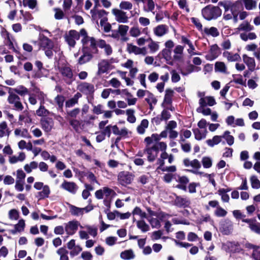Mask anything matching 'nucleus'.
Returning <instances> with one entry per match:
<instances>
[{"instance_id": "obj_38", "label": "nucleus", "mask_w": 260, "mask_h": 260, "mask_svg": "<svg viewBox=\"0 0 260 260\" xmlns=\"http://www.w3.org/2000/svg\"><path fill=\"white\" fill-rule=\"evenodd\" d=\"M135 111L133 109H128L125 111L127 116V121L131 123H134L136 121V117L135 115Z\"/></svg>"}, {"instance_id": "obj_12", "label": "nucleus", "mask_w": 260, "mask_h": 260, "mask_svg": "<svg viewBox=\"0 0 260 260\" xmlns=\"http://www.w3.org/2000/svg\"><path fill=\"white\" fill-rule=\"evenodd\" d=\"M98 71L96 74L100 76L104 73H107L112 69V65L107 59L101 60L98 64Z\"/></svg>"}, {"instance_id": "obj_23", "label": "nucleus", "mask_w": 260, "mask_h": 260, "mask_svg": "<svg viewBox=\"0 0 260 260\" xmlns=\"http://www.w3.org/2000/svg\"><path fill=\"white\" fill-rule=\"evenodd\" d=\"M40 44L43 49L46 48H53L54 44L53 42L44 35L40 37Z\"/></svg>"}, {"instance_id": "obj_16", "label": "nucleus", "mask_w": 260, "mask_h": 260, "mask_svg": "<svg viewBox=\"0 0 260 260\" xmlns=\"http://www.w3.org/2000/svg\"><path fill=\"white\" fill-rule=\"evenodd\" d=\"M78 89L86 95H91L94 92V86L87 82H83L78 85Z\"/></svg>"}, {"instance_id": "obj_39", "label": "nucleus", "mask_w": 260, "mask_h": 260, "mask_svg": "<svg viewBox=\"0 0 260 260\" xmlns=\"http://www.w3.org/2000/svg\"><path fill=\"white\" fill-rule=\"evenodd\" d=\"M81 96V94L80 93H77L72 98L66 102V107L71 108L73 107L75 104L78 103V100Z\"/></svg>"}, {"instance_id": "obj_60", "label": "nucleus", "mask_w": 260, "mask_h": 260, "mask_svg": "<svg viewBox=\"0 0 260 260\" xmlns=\"http://www.w3.org/2000/svg\"><path fill=\"white\" fill-rule=\"evenodd\" d=\"M162 57L166 61H170L172 59V50L169 49H164L161 51Z\"/></svg>"}, {"instance_id": "obj_3", "label": "nucleus", "mask_w": 260, "mask_h": 260, "mask_svg": "<svg viewBox=\"0 0 260 260\" xmlns=\"http://www.w3.org/2000/svg\"><path fill=\"white\" fill-rule=\"evenodd\" d=\"M202 14L205 19L211 20L220 17L222 11L218 7L208 5L202 9Z\"/></svg>"}, {"instance_id": "obj_10", "label": "nucleus", "mask_w": 260, "mask_h": 260, "mask_svg": "<svg viewBox=\"0 0 260 260\" xmlns=\"http://www.w3.org/2000/svg\"><path fill=\"white\" fill-rule=\"evenodd\" d=\"M174 94V91L170 89H167L166 90L164 99L161 103V107L163 108H169L171 111H174L175 108L172 105V97Z\"/></svg>"}, {"instance_id": "obj_6", "label": "nucleus", "mask_w": 260, "mask_h": 260, "mask_svg": "<svg viewBox=\"0 0 260 260\" xmlns=\"http://www.w3.org/2000/svg\"><path fill=\"white\" fill-rule=\"evenodd\" d=\"M80 31L79 32L75 30H71L64 35L66 42L71 47H74L76 45V41L79 39Z\"/></svg>"}, {"instance_id": "obj_53", "label": "nucleus", "mask_w": 260, "mask_h": 260, "mask_svg": "<svg viewBox=\"0 0 260 260\" xmlns=\"http://www.w3.org/2000/svg\"><path fill=\"white\" fill-rule=\"evenodd\" d=\"M50 112L47 110L43 104H41L39 108L36 111V114L40 117L47 116Z\"/></svg>"}, {"instance_id": "obj_2", "label": "nucleus", "mask_w": 260, "mask_h": 260, "mask_svg": "<svg viewBox=\"0 0 260 260\" xmlns=\"http://www.w3.org/2000/svg\"><path fill=\"white\" fill-rule=\"evenodd\" d=\"M167 145L165 142H156L152 146V147L145 148L144 152L147 154V159L149 161H153L158 156L159 150H164L167 149Z\"/></svg>"}, {"instance_id": "obj_57", "label": "nucleus", "mask_w": 260, "mask_h": 260, "mask_svg": "<svg viewBox=\"0 0 260 260\" xmlns=\"http://www.w3.org/2000/svg\"><path fill=\"white\" fill-rule=\"evenodd\" d=\"M201 161L204 168L208 169L212 166V159L210 157L204 156Z\"/></svg>"}, {"instance_id": "obj_33", "label": "nucleus", "mask_w": 260, "mask_h": 260, "mask_svg": "<svg viewBox=\"0 0 260 260\" xmlns=\"http://www.w3.org/2000/svg\"><path fill=\"white\" fill-rule=\"evenodd\" d=\"M215 71L220 72L224 74H229L228 69L225 64L223 62L217 61L215 64Z\"/></svg>"}, {"instance_id": "obj_51", "label": "nucleus", "mask_w": 260, "mask_h": 260, "mask_svg": "<svg viewBox=\"0 0 260 260\" xmlns=\"http://www.w3.org/2000/svg\"><path fill=\"white\" fill-rule=\"evenodd\" d=\"M239 30L250 31L253 29V27L247 21H244L240 24L238 28Z\"/></svg>"}, {"instance_id": "obj_61", "label": "nucleus", "mask_w": 260, "mask_h": 260, "mask_svg": "<svg viewBox=\"0 0 260 260\" xmlns=\"http://www.w3.org/2000/svg\"><path fill=\"white\" fill-rule=\"evenodd\" d=\"M68 120L72 127L76 132H78L79 129L81 125L80 121L77 119H69Z\"/></svg>"}, {"instance_id": "obj_54", "label": "nucleus", "mask_w": 260, "mask_h": 260, "mask_svg": "<svg viewBox=\"0 0 260 260\" xmlns=\"http://www.w3.org/2000/svg\"><path fill=\"white\" fill-rule=\"evenodd\" d=\"M80 110L79 108H75L71 111H68L67 116L66 118L68 120L69 119H76L78 115L79 114Z\"/></svg>"}, {"instance_id": "obj_8", "label": "nucleus", "mask_w": 260, "mask_h": 260, "mask_svg": "<svg viewBox=\"0 0 260 260\" xmlns=\"http://www.w3.org/2000/svg\"><path fill=\"white\" fill-rule=\"evenodd\" d=\"M79 226L81 229L84 228L79 221L73 220L64 224V231L68 235H73L76 233Z\"/></svg>"}, {"instance_id": "obj_15", "label": "nucleus", "mask_w": 260, "mask_h": 260, "mask_svg": "<svg viewBox=\"0 0 260 260\" xmlns=\"http://www.w3.org/2000/svg\"><path fill=\"white\" fill-rule=\"evenodd\" d=\"M91 16L93 19L98 22L99 19L101 20H108L107 15L108 12L104 10H97L94 9L91 10Z\"/></svg>"}, {"instance_id": "obj_25", "label": "nucleus", "mask_w": 260, "mask_h": 260, "mask_svg": "<svg viewBox=\"0 0 260 260\" xmlns=\"http://www.w3.org/2000/svg\"><path fill=\"white\" fill-rule=\"evenodd\" d=\"M216 102L212 96H206L201 98L199 100V104L201 107H205L207 105L213 106L215 105Z\"/></svg>"}, {"instance_id": "obj_62", "label": "nucleus", "mask_w": 260, "mask_h": 260, "mask_svg": "<svg viewBox=\"0 0 260 260\" xmlns=\"http://www.w3.org/2000/svg\"><path fill=\"white\" fill-rule=\"evenodd\" d=\"M137 225L143 232H146L149 230V225L144 220L138 221L137 222Z\"/></svg>"}, {"instance_id": "obj_55", "label": "nucleus", "mask_w": 260, "mask_h": 260, "mask_svg": "<svg viewBox=\"0 0 260 260\" xmlns=\"http://www.w3.org/2000/svg\"><path fill=\"white\" fill-rule=\"evenodd\" d=\"M13 90L21 96H24L28 94V90L23 86H18Z\"/></svg>"}, {"instance_id": "obj_7", "label": "nucleus", "mask_w": 260, "mask_h": 260, "mask_svg": "<svg viewBox=\"0 0 260 260\" xmlns=\"http://www.w3.org/2000/svg\"><path fill=\"white\" fill-rule=\"evenodd\" d=\"M112 14L114 16L115 20L118 23H127L129 17L126 12L117 8L112 10Z\"/></svg>"}, {"instance_id": "obj_28", "label": "nucleus", "mask_w": 260, "mask_h": 260, "mask_svg": "<svg viewBox=\"0 0 260 260\" xmlns=\"http://www.w3.org/2000/svg\"><path fill=\"white\" fill-rule=\"evenodd\" d=\"M11 133L7 123L6 121H2L0 122V138L5 136L9 137Z\"/></svg>"}, {"instance_id": "obj_29", "label": "nucleus", "mask_w": 260, "mask_h": 260, "mask_svg": "<svg viewBox=\"0 0 260 260\" xmlns=\"http://www.w3.org/2000/svg\"><path fill=\"white\" fill-rule=\"evenodd\" d=\"M14 135L16 137H21L23 138H31L28 131L26 128H17L14 130Z\"/></svg>"}, {"instance_id": "obj_26", "label": "nucleus", "mask_w": 260, "mask_h": 260, "mask_svg": "<svg viewBox=\"0 0 260 260\" xmlns=\"http://www.w3.org/2000/svg\"><path fill=\"white\" fill-rule=\"evenodd\" d=\"M190 203L189 200L186 198L177 196L175 200V204L179 207H187L189 206Z\"/></svg>"}, {"instance_id": "obj_40", "label": "nucleus", "mask_w": 260, "mask_h": 260, "mask_svg": "<svg viewBox=\"0 0 260 260\" xmlns=\"http://www.w3.org/2000/svg\"><path fill=\"white\" fill-rule=\"evenodd\" d=\"M56 253L59 256V260H69V252L64 247H60L58 249Z\"/></svg>"}, {"instance_id": "obj_22", "label": "nucleus", "mask_w": 260, "mask_h": 260, "mask_svg": "<svg viewBox=\"0 0 260 260\" xmlns=\"http://www.w3.org/2000/svg\"><path fill=\"white\" fill-rule=\"evenodd\" d=\"M83 54L78 59V63L83 64L90 61L93 57L92 53L87 50H82Z\"/></svg>"}, {"instance_id": "obj_52", "label": "nucleus", "mask_w": 260, "mask_h": 260, "mask_svg": "<svg viewBox=\"0 0 260 260\" xmlns=\"http://www.w3.org/2000/svg\"><path fill=\"white\" fill-rule=\"evenodd\" d=\"M240 38L244 41H247L248 40H254L256 38V35L254 32H249L248 34L244 32L241 33L240 35Z\"/></svg>"}, {"instance_id": "obj_4", "label": "nucleus", "mask_w": 260, "mask_h": 260, "mask_svg": "<svg viewBox=\"0 0 260 260\" xmlns=\"http://www.w3.org/2000/svg\"><path fill=\"white\" fill-rule=\"evenodd\" d=\"M183 163L185 167L187 168H191L192 170H188L196 175H201L203 173L198 171L201 167L200 162L197 159H190L188 158H185L183 160Z\"/></svg>"}, {"instance_id": "obj_50", "label": "nucleus", "mask_w": 260, "mask_h": 260, "mask_svg": "<svg viewBox=\"0 0 260 260\" xmlns=\"http://www.w3.org/2000/svg\"><path fill=\"white\" fill-rule=\"evenodd\" d=\"M129 33L132 37L137 38L141 34V29L138 26H132L129 29Z\"/></svg>"}, {"instance_id": "obj_9", "label": "nucleus", "mask_w": 260, "mask_h": 260, "mask_svg": "<svg viewBox=\"0 0 260 260\" xmlns=\"http://www.w3.org/2000/svg\"><path fill=\"white\" fill-rule=\"evenodd\" d=\"M115 194L116 192L113 189L108 187H104L96 190L95 192V197L99 200L103 199L104 197L107 199H108L110 197H113Z\"/></svg>"}, {"instance_id": "obj_27", "label": "nucleus", "mask_w": 260, "mask_h": 260, "mask_svg": "<svg viewBox=\"0 0 260 260\" xmlns=\"http://www.w3.org/2000/svg\"><path fill=\"white\" fill-rule=\"evenodd\" d=\"M219 54V49L217 45H212L210 50V53L206 55V58L210 60H212L217 58Z\"/></svg>"}, {"instance_id": "obj_14", "label": "nucleus", "mask_w": 260, "mask_h": 260, "mask_svg": "<svg viewBox=\"0 0 260 260\" xmlns=\"http://www.w3.org/2000/svg\"><path fill=\"white\" fill-rule=\"evenodd\" d=\"M59 72L67 83H71L73 81V74L68 66L65 65L60 67Z\"/></svg>"}, {"instance_id": "obj_11", "label": "nucleus", "mask_w": 260, "mask_h": 260, "mask_svg": "<svg viewBox=\"0 0 260 260\" xmlns=\"http://www.w3.org/2000/svg\"><path fill=\"white\" fill-rule=\"evenodd\" d=\"M8 101L9 104L14 105L15 109L17 111H22L23 109V106L20 102V98L16 94L9 91Z\"/></svg>"}, {"instance_id": "obj_46", "label": "nucleus", "mask_w": 260, "mask_h": 260, "mask_svg": "<svg viewBox=\"0 0 260 260\" xmlns=\"http://www.w3.org/2000/svg\"><path fill=\"white\" fill-rule=\"evenodd\" d=\"M70 212L71 214L75 216H82V209L81 208L77 207L75 206L70 205L69 206Z\"/></svg>"}, {"instance_id": "obj_31", "label": "nucleus", "mask_w": 260, "mask_h": 260, "mask_svg": "<svg viewBox=\"0 0 260 260\" xmlns=\"http://www.w3.org/2000/svg\"><path fill=\"white\" fill-rule=\"evenodd\" d=\"M98 45L100 48L104 49L105 53L107 55H110L112 54V47L109 44H107L104 40H100L98 43Z\"/></svg>"}, {"instance_id": "obj_32", "label": "nucleus", "mask_w": 260, "mask_h": 260, "mask_svg": "<svg viewBox=\"0 0 260 260\" xmlns=\"http://www.w3.org/2000/svg\"><path fill=\"white\" fill-rule=\"evenodd\" d=\"M149 125V121L147 119H144L139 125L137 127V132L140 135H143L145 133L146 128Z\"/></svg>"}, {"instance_id": "obj_1", "label": "nucleus", "mask_w": 260, "mask_h": 260, "mask_svg": "<svg viewBox=\"0 0 260 260\" xmlns=\"http://www.w3.org/2000/svg\"><path fill=\"white\" fill-rule=\"evenodd\" d=\"M80 36L81 37V43L82 44V50H87L92 53H97V43L95 39L89 37L86 30L82 28L80 29Z\"/></svg>"}, {"instance_id": "obj_43", "label": "nucleus", "mask_w": 260, "mask_h": 260, "mask_svg": "<svg viewBox=\"0 0 260 260\" xmlns=\"http://www.w3.org/2000/svg\"><path fill=\"white\" fill-rule=\"evenodd\" d=\"M135 257V255L132 249L124 250L120 253V257L123 259H131Z\"/></svg>"}, {"instance_id": "obj_41", "label": "nucleus", "mask_w": 260, "mask_h": 260, "mask_svg": "<svg viewBox=\"0 0 260 260\" xmlns=\"http://www.w3.org/2000/svg\"><path fill=\"white\" fill-rule=\"evenodd\" d=\"M42 189V190L38 193L37 197L39 198V199L48 198L50 193L49 187L45 185Z\"/></svg>"}, {"instance_id": "obj_63", "label": "nucleus", "mask_w": 260, "mask_h": 260, "mask_svg": "<svg viewBox=\"0 0 260 260\" xmlns=\"http://www.w3.org/2000/svg\"><path fill=\"white\" fill-rule=\"evenodd\" d=\"M214 215L219 217H224L227 214V211L220 206L217 207V208L214 211Z\"/></svg>"}, {"instance_id": "obj_34", "label": "nucleus", "mask_w": 260, "mask_h": 260, "mask_svg": "<svg viewBox=\"0 0 260 260\" xmlns=\"http://www.w3.org/2000/svg\"><path fill=\"white\" fill-rule=\"evenodd\" d=\"M112 131L114 135L121 137H125L128 134V130L126 127H123L121 129H119L116 125L112 126Z\"/></svg>"}, {"instance_id": "obj_35", "label": "nucleus", "mask_w": 260, "mask_h": 260, "mask_svg": "<svg viewBox=\"0 0 260 260\" xmlns=\"http://www.w3.org/2000/svg\"><path fill=\"white\" fill-rule=\"evenodd\" d=\"M223 56L226 58L229 61H236L240 59V56L238 53H233L229 51L223 53Z\"/></svg>"}, {"instance_id": "obj_36", "label": "nucleus", "mask_w": 260, "mask_h": 260, "mask_svg": "<svg viewBox=\"0 0 260 260\" xmlns=\"http://www.w3.org/2000/svg\"><path fill=\"white\" fill-rule=\"evenodd\" d=\"M193 132L195 139L198 141L205 139L207 133L206 129L201 131L198 128L194 129Z\"/></svg>"}, {"instance_id": "obj_59", "label": "nucleus", "mask_w": 260, "mask_h": 260, "mask_svg": "<svg viewBox=\"0 0 260 260\" xmlns=\"http://www.w3.org/2000/svg\"><path fill=\"white\" fill-rule=\"evenodd\" d=\"M248 226L251 231L260 235V223L256 222L255 219L251 224H250V226Z\"/></svg>"}, {"instance_id": "obj_37", "label": "nucleus", "mask_w": 260, "mask_h": 260, "mask_svg": "<svg viewBox=\"0 0 260 260\" xmlns=\"http://www.w3.org/2000/svg\"><path fill=\"white\" fill-rule=\"evenodd\" d=\"M19 121L21 122V124H22V122H24L25 123H31L32 120L29 112L27 111H23L22 114L19 116Z\"/></svg>"}, {"instance_id": "obj_47", "label": "nucleus", "mask_w": 260, "mask_h": 260, "mask_svg": "<svg viewBox=\"0 0 260 260\" xmlns=\"http://www.w3.org/2000/svg\"><path fill=\"white\" fill-rule=\"evenodd\" d=\"M221 139H224L228 144L230 146L232 145L234 143V138L233 136L230 135V132L229 131H226L224 132L223 135L221 136Z\"/></svg>"}, {"instance_id": "obj_49", "label": "nucleus", "mask_w": 260, "mask_h": 260, "mask_svg": "<svg viewBox=\"0 0 260 260\" xmlns=\"http://www.w3.org/2000/svg\"><path fill=\"white\" fill-rule=\"evenodd\" d=\"M246 9L247 10H253L256 7V2L253 0H241Z\"/></svg>"}, {"instance_id": "obj_24", "label": "nucleus", "mask_w": 260, "mask_h": 260, "mask_svg": "<svg viewBox=\"0 0 260 260\" xmlns=\"http://www.w3.org/2000/svg\"><path fill=\"white\" fill-rule=\"evenodd\" d=\"M184 47L178 45H177L173 50V59L176 61H180L183 57Z\"/></svg>"}, {"instance_id": "obj_5", "label": "nucleus", "mask_w": 260, "mask_h": 260, "mask_svg": "<svg viewBox=\"0 0 260 260\" xmlns=\"http://www.w3.org/2000/svg\"><path fill=\"white\" fill-rule=\"evenodd\" d=\"M134 175L127 171H121L118 175V182L123 186L130 184L133 181Z\"/></svg>"}, {"instance_id": "obj_13", "label": "nucleus", "mask_w": 260, "mask_h": 260, "mask_svg": "<svg viewBox=\"0 0 260 260\" xmlns=\"http://www.w3.org/2000/svg\"><path fill=\"white\" fill-rule=\"evenodd\" d=\"M126 50L128 53H133L135 55H142L144 56L147 53L145 47L140 48L132 43H127L126 44Z\"/></svg>"}, {"instance_id": "obj_17", "label": "nucleus", "mask_w": 260, "mask_h": 260, "mask_svg": "<svg viewBox=\"0 0 260 260\" xmlns=\"http://www.w3.org/2000/svg\"><path fill=\"white\" fill-rule=\"evenodd\" d=\"M60 187L72 194H75L78 188L75 183L66 180L61 183Z\"/></svg>"}, {"instance_id": "obj_44", "label": "nucleus", "mask_w": 260, "mask_h": 260, "mask_svg": "<svg viewBox=\"0 0 260 260\" xmlns=\"http://www.w3.org/2000/svg\"><path fill=\"white\" fill-rule=\"evenodd\" d=\"M221 140V136H215L212 139L206 140V142L209 146L213 147L215 145L220 143Z\"/></svg>"}, {"instance_id": "obj_42", "label": "nucleus", "mask_w": 260, "mask_h": 260, "mask_svg": "<svg viewBox=\"0 0 260 260\" xmlns=\"http://www.w3.org/2000/svg\"><path fill=\"white\" fill-rule=\"evenodd\" d=\"M236 245L231 242H226L222 244V249L226 252H234L236 251Z\"/></svg>"}, {"instance_id": "obj_21", "label": "nucleus", "mask_w": 260, "mask_h": 260, "mask_svg": "<svg viewBox=\"0 0 260 260\" xmlns=\"http://www.w3.org/2000/svg\"><path fill=\"white\" fill-rule=\"evenodd\" d=\"M41 124L45 132H50L54 126V121L51 118H48L41 120Z\"/></svg>"}, {"instance_id": "obj_19", "label": "nucleus", "mask_w": 260, "mask_h": 260, "mask_svg": "<svg viewBox=\"0 0 260 260\" xmlns=\"http://www.w3.org/2000/svg\"><path fill=\"white\" fill-rule=\"evenodd\" d=\"M169 108H164V110L161 113L160 117L157 116L153 119V121L156 123H159L161 121H167L171 118V115L169 112Z\"/></svg>"}, {"instance_id": "obj_64", "label": "nucleus", "mask_w": 260, "mask_h": 260, "mask_svg": "<svg viewBox=\"0 0 260 260\" xmlns=\"http://www.w3.org/2000/svg\"><path fill=\"white\" fill-rule=\"evenodd\" d=\"M250 180L251 187L253 188L258 189L260 188V181L255 176H252Z\"/></svg>"}, {"instance_id": "obj_56", "label": "nucleus", "mask_w": 260, "mask_h": 260, "mask_svg": "<svg viewBox=\"0 0 260 260\" xmlns=\"http://www.w3.org/2000/svg\"><path fill=\"white\" fill-rule=\"evenodd\" d=\"M148 47L151 53H155L159 49V43L151 40V42L148 44Z\"/></svg>"}, {"instance_id": "obj_18", "label": "nucleus", "mask_w": 260, "mask_h": 260, "mask_svg": "<svg viewBox=\"0 0 260 260\" xmlns=\"http://www.w3.org/2000/svg\"><path fill=\"white\" fill-rule=\"evenodd\" d=\"M242 58L243 62L247 66L248 70L250 72L254 71L256 67V63L254 58L249 57L246 54H243Z\"/></svg>"}, {"instance_id": "obj_20", "label": "nucleus", "mask_w": 260, "mask_h": 260, "mask_svg": "<svg viewBox=\"0 0 260 260\" xmlns=\"http://www.w3.org/2000/svg\"><path fill=\"white\" fill-rule=\"evenodd\" d=\"M168 27L165 24H160L153 28L154 34L157 37H162L168 32Z\"/></svg>"}, {"instance_id": "obj_30", "label": "nucleus", "mask_w": 260, "mask_h": 260, "mask_svg": "<svg viewBox=\"0 0 260 260\" xmlns=\"http://www.w3.org/2000/svg\"><path fill=\"white\" fill-rule=\"evenodd\" d=\"M159 137L157 135L152 134L150 137H147L144 139V143L146 144L145 148L152 147L151 144L159 142Z\"/></svg>"}, {"instance_id": "obj_58", "label": "nucleus", "mask_w": 260, "mask_h": 260, "mask_svg": "<svg viewBox=\"0 0 260 260\" xmlns=\"http://www.w3.org/2000/svg\"><path fill=\"white\" fill-rule=\"evenodd\" d=\"M38 162L33 161L30 162L29 164H26L24 166V169L27 173H30L32 170L36 169L38 167Z\"/></svg>"}, {"instance_id": "obj_45", "label": "nucleus", "mask_w": 260, "mask_h": 260, "mask_svg": "<svg viewBox=\"0 0 260 260\" xmlns=\"http://www.w3.org/2000/svg\"><path fill=\"white\" fill-rule=\"evenodd\" d=\"M133 7V5L131 2L126 1H121L119 5V9L123 11H130Z\"/></svg>"}, {"instance_id": "obj_48", "label": "nucleus", "mask_w": 260, "mask_h": 260, "mask_svg": "<svg viewBox=\"0 0 260 260\" xmlns=\"http://www.w3.org/2000/svg\"><path fill=\"white\" fill-rule=\"evenodd\" d=\"M204 31L207 35L211 36L213 37H216L219 35L218 29L215 27L205 28Z\"/></svg>"}]
</instances>
